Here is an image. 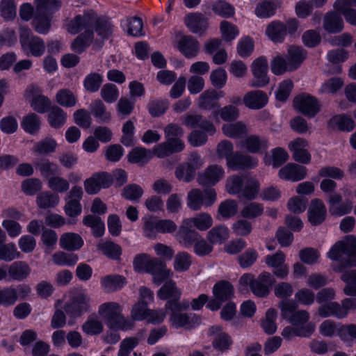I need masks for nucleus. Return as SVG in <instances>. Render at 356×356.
I'll list each match as a JSON object with an SVG mask.
<instances>
[{
	"mask_svg": "<svg viewBox=\"0 0 356 356\" xmlns=\"http://www.w3.org/2000/svg\"><path fill=\"white\" fill-rule=\"evenodd\" d=\"M35 8L29 3H24L19 7V14L24 21H29L32 17V26L40 34H46L51 28L53 14L62 5L60 0H35Z\"/></svg>",
	"mask_w": 356,
	"mask_h": 356,
	"instance_id": "1",
	"label": "nucleus"
},
{
	"mask_svg": "<svg viewBox=\"0 0 356 356\" xmlns=\"http://www.w3.org/2000/svg\"><path fill=\"white\" fill-rule=\"evenodd\" d=\"M90 29L94 33L95 30L101 40L97 39L95 41L92 48L95 50H99L104 44V40L108 38L111 33L113 26L105 17H99L92 12H88L83 15H79L74 17L67 25V30L72 34H76L81 32L83 29Z\"/></svg>",
	"mask_w": 356,
	"mask_h": 356,
	"instance_id": "2",
	"label": "nucleus"
},
{
	"mask_svg": "<svg viewBox=\"0 0 356 356\" xmlns=\"http://www.w3.org/2000/svg\"><path fill=\"white\" fill-rule=\"evenodd\" d=\"M327 254L332 260L339 261V266L334 268L337 272L356 266V237L350 235L344 241L337 242Z\"/></svg>",
	"mask_w": 356,
	"mask_h": 356,
	"instance_id": "3",
	"label": "nucleus"
},
{
	"mask_svg": "<svg viewBox=\"0 0 356 356\" xmlns=\"http://www.w3.org/2000/svg\"><path fill=\"white\" fill-rule=\"evenodd\" d=\"M98 313L111 329L129 330L134 327V322L126 319L122 314L121 306L118 302H109L102 304L99 307Z\"/></svg>",
	"mask_w": 356,
	"mask_h": 356,
	"instance_id": "4",
	"label": "nucleus"
},
{
	"mask_svg": "<svg viewBox=\"0 0 356 356\" xmlns=\"http://www.w3.org/2000/svg\"><path fill=\"white\" fill-rule=\"evenodd\" d=\"M320 187L324 193H330L327 202L331 215L341 216L351 211L353 202L348 200L342 202L341 195L333 193L337 188V183L334 181L325 179L321 182Z\"/></svg>",
	"mask_w": 356,
	"mask_h": 356,
	"instance_id": "5",
	"label": "nucleus"
},
{
	"mask_svg": "<svg viewBox=\"0 0 356 356\" xmlns=\"http://www.w3.org/2000/svg\"><path fill=\"white\" fill-rule=\"evenodd\" d=\"M350 310H356V298H346L341 303L332 301L322 304L318 309V314L323 318L333 316L343 319Z\"/></svg>",
	"mask_w": 356,
	"mask_h": 356,
	"instance_id": "6",
	"label": "nucleus"
},
{
	"mask_svg": "<svg viewBox=\"0 0 356 356\" xmlns=\"http://www.w3.org/2000/svg\"><path fill=\"white\" fill-rule=\"evenodd\" d=\"M31 288L26 284L0 287V306L6 307L14 305L18 300H25L30 296Z\"/></svg>",
	"mask_w": 356,
	"mask_h": 356,
	"instance_id": "7",
	"label": "nucleus"
},
{
	"mask_svg": "<svg viewBox=\"0 0 356 356\" xmlns=\"http://www.w3.org/2000/svg\"><path fill=\"white\" fill-rule=\"evenodd\" d=\"M216 200V193L212 188L204 191L200 189H192L187 195V205L193 211L200 210L202 207H210Z\"/></svg>",
	"mask_w": 356,
	"mask_h": 356,
	"instance_id": "8",
	"label": "nucleus"
},
{
	"mask_svg": "<svg viewBox=\"0 0 356 356\" xmlns=\"http://www.w3.org/2000/svg\"><path fill=\"white\" fill-rule=\"evenodd\" d=\"M19 41L24 51H29L34 56H40L45 51L43 40L33 35L29 29H21Z\"/></svg>",
	"mask_w": 356,
	"mask_h": 356,
	"instance_id": "9",
	"label": "nucleus"
},
{
	"mask_svg": "<svg viewBox=\"0 0 356 356\" xmlns=\"http://www.w3.org/2000/svg\"><path fill=\"white\" fill-rule=\"evenodd\" d=\"M89 297L83 291H80L64 305V310L71 318L80 317L83 313L89 312Z\"/></svg>",
	"mask_w": 356,
	"mask_h": 356,
	"instance_id": "10",
	"label": "nucleus"
},
{
	"mask_svg": "<svg viewBox=\"0 0 356 356\" xmlns=\"http://www.w3.org/2000/svg\"><path fill=\"white\" fill-rule=\"evenodd\" d=\"M113 181V177L106 172L94 173L84 181V188L89 195L98 193L102 188H107Z\"/></svg>",
	"mask_w": 356,
	"mask_h": 356,
	"instance_id": "11",
	"label": "nucleus"
},
{
	"mask_svg": "<svg viewBox=\"0 0 356 356\" xmlns=\"http://www.w3.org/2000/svg\"><path fill=\"white\" fill-rule=\"evenodd\" d=\"M294 107L305 116L314 117L320 111L318 99L308 94H302L295 97Z\"/></svg>",
	"mask_w": 356,
	"mask_h": 356,
	"instance_id": "12",
	"label": "nucleus"
},
{
	"mask_svg": "<svg viewBox=\"0 0 356 356\" xmlns=\"http://www.w3.org/2000/svg\"><path fill=\"white\" fill-rule=\"evenodd\" d=\"M145 272L152 275V281L156 285L161 284L172 275L171 271L166 268L165 262L159 258H152Z\"/></svg>",
	"mask_w": 356,
	"mask_h": 356,
	"instance_id": "13",
	"label": "nucleus"
},
{
	"mask_svg": "<svg viewBox=\"0 0 356 356\" xmlns=\"http://www.w3.org/2000/svg\"><path fill=\"white\" fill-rule=\"evenodd\" d=\"M83 195L82 188L79 186H73L66 197V203L64 207L65 213L71 217L75 218L79 216L82 211L80 200Z\"/></svg>",
	"mask_w": 356,
	"mask_h": 356,
	"instance_id": "14",
	"label": "nucleus"
},
{
	"mask_svg": "<svg viewBox=\"0 0 356 356\" xmlns=\"http://www.w3.org/2000/svg\"><path fill=\"white\" fill-rule=\"evenodd\" d=\"M268 63L264 57L257 58L252 64L253 78L250 81V86L261 88L269 83V78L267 75Z\"/></svg>",
	"mask_w": 356,
	"mask_h": 356,
	"instance_id": "15",
	"label": "nucleus"
},
{
	"mask_svg": "<svg viewBox=\"0 0 356 356\" xmlns=\"http://www.w3.org/2000/svg\"><path fill=\"white\" fill-rule=\"evenodd\" d=\"M275 282L273 276L268 272H263L251 282V291L257 297H266Z\"/></svg>",
	"mask_w": 356,
	"mask_h": 356,
	"instance_id": "16",
	"label": "nucleus"
},
{
	"mask_svg": "<svg viewBox=\"0 0 356 356\" xmlns=\"http://www.w3.org/2000/svg\"><path fill=\"white\" fill-rule=\"evenodd\" d=\"M184 23L193 33L202 35L206 32L209 22L208 19L200 13H190L184 17Z\"/></svg>",
	"mask_w": 356,
	"mask_h": 356,
	"instance_id": "17",
	"label": "nucleus"
},
{
	"mask_svg": "<svg viewBox=\"0 0 356 356\" xmlns=\"http://www.w3.org/2000/svg\"><path fill=\"white\" fill-rule=\"evenodd\" d=\"M258 164V160L250 155L242 154L240 152H236L232 156L228 159L227 166L234 170L252 169Z\"/></svg>",
	"mask_w": 356,
	"mask_h": 356,
	"instance_id": "18",
	"label": "nucleus"
},
{
	"mask_svg": "<svg viewBox=\"0 0 356 356\" xmlns=\"http://www.w3.org/2000/svg\"><path fill=\"white\" fill-rule=\"evenodd\" d=\"M209 335L215 337L212 345L219 351L228 350L233 343L232 337L227 333L222 332V328L220 325L211 326L209 330Z\"/></svg>",
	"mask_w": 356,
	"mask_h": 356,
	"instance_id": "19",
	"label": "nucleus"
},
{
	"mask_svg": "<svg viewBox=\"0 0 356 356\" xmlns=\"http://www.w3.org/2000/svg\"><path fill=\"white\" fill-rule=\"evenodd\" d=\"M170 321L175 328L185 327L191 329L200 322L199 317L193 314L181 313L180 312L171 311Z\"/></svg>",
	"mask_w": 356,
	"mask_h": 356,
	"instance_id": "20",
	"label": "nucleus"
},
{
	"mask_svg": "<svg viewBox=\"0 0 356 356\" xmlns=\"http://www.w3.org/2000/svg\"><path fill=\"white\" fill-rule=\"evenodd\" d=\"M224 175L222 168L218 165H209L202 173L198 175L197 182L202 186H213Z\"/></svg>",
	"mask_w": 356,
	"mask_h": 356,
	"instance_id": "21",
	"label": "nucleus"
},
{
	"mask_svg": "<svg viewBox=\"0 0 356 356\" xmlns=\"http://www.w3.org/2000/svg\"><path fill=\"white\" fill-rule=\"evenodd\" d=\"M184 148V143L181 138L166 140L154 147V155L159 158H164L173 153L179 152Z\"/></svg>",
	"mask_w": 356,
	"mask_h": 356,
	"instance_id": "22",
	"label": "nucleus"
},
{
	"mask_svg": "<svg viewBox=\"0 0 356 356\" xmlns=\"http://www.w3.org/2000/svg\"><path fill=\"white\" fill-rule=\"evenodd\" d=\"M31 268L27 263L17 261L7 265L8 281L22 282L26 280L31 274Z\"/></svg>",
	"mask_w": 356,
	"mask_h": 356,
	"instance_id": "23",
	"label": "nucleus"
},
{
	"mask_svg": "<svg viewBox=\"0 0 356 356\" xmlns=\"http://www.w3.org/2000/svg\"><path fill=\"white\" fill-rule=\"evenodd\" d=\"M182 122L186 127L193 128L195 127L202 129L204 131L212 135L216 132L213 124L198 114H187L181 118Z\"/></svg>",
	"mask_w": 356,
	"mask_h": 356,
	"instance_id": "24",
	"label": "nucleus"
},
{
	"mask_svg": "<svg viewBox=\"0 0 356 356\" xmlns=\"http://www.w3.org/2000/svg\"><path fill=\"white\" fill-rule=\"evenodd\" d=\"M278 175L282 179L298 181L306 177L307 169L305 166L290 163L282 168Z\"/></svg>",
	"mask_w": 356,
	"mask_h": 356,
	"instance_id": "25",
	"label": "nucleus"
},
{
	"mask_svg": "<svg viewBox=\"0 0 356 356\" xmlns=\"http://www.w3.org/2000/svg\"><path fill=\"white\" fill-rule=\"evenodd\" d=\"M307 142L303 138H296L289 144V149L293 152V159L299 163H309L311 155L306 149Z\"/></svg>",
	"mask_w": 356,
	"mask_h": 356,
	"instance_id": "26",
	"label": "nucleus"
},
{
	"mask_svg": "<svg viewBox=\"0 0 356 356\" xmlns=\"http://www.w3.org/2000/svg\"><path fill=\"white\" fill-rule=\"evenodd\" d=\"M326 215L327 209L322 200H313L308 210L309 222L314 226L318 225L325 220Z\"/></svg>",
	"mask_w": 356,
	"mask_h": 356,
	"instance_id": "27",
	"label": "nucleus"
},
{
	"mask_svg": "<svg viewBox=\"0 0 356 356\" xmlns=\"http://www.w3.org/2000/svg\"><path fill=\"white\" fill-rule=\"evenodd\" d=\"M177 48L186 58H192L197 55L200 44L193 36L184 35L179 39Z\"/></svg>",
	"mask_w": 356,
	"mask_h": 356,
	"instance_id": "28",
	"label": "nucleus"
},
{
	"mask_svg": "<svg viewBox=\"0 0 356 356\" xmlns=\"http://www.w3.org/2000/svg\"><path fill=\"white\" fill-rule=\"evenodd\" d=\"M243 102L248 108L257 110L266 105L268 97L262 90H252L244 95Z\"/></svg>",
	"mask_w": 356,
	"mask_h": 356,
	"instance_id": "29",
	"label": "nucleus"
},
{
	"mask_svg": "<svg viewBox=\"0 0 356 356\" xmlns=\"http://www.w3.org/2000/svg\"><path fill=\"white\" fill-rule=\"evenodd\" d=\"M83 31L72 42V49L78 54L83 53L92 43L94 39V33L88 29H83Z\"/></svg>",
	"mask_w": 356,
	"mask_h": 356,
	"instance_id": "30",
	"label": "nucleus"
},
{
	"mask_svg": "<svg viewBox=\"0 0 356 356\" xmlns=\"http://www.w3.org/2000/svg\"><path fill=\"white\" fill-rule=\"evenodd\" d=\"M181 292L176 285V283L170 280L159 289L157 292L158 297L161 300H168V301H175L180 300Z\"/></svg>",
	"mask_w": 356,
	"mask_h": 356,
	"instance_id": "31",
	"label": "nucleus"
},
{
	"mask_svg": "<svg viewBox=\"0 0 356 356\" xmlns=\"http://www.w3.org/2000/svg\"><path fill=\"white\" fill-rule=\"evenodd\" d=\"M33 163L35 169L44 177L49 179L52 175H56L58 173V165L45 157L35 159Z\"/></svg>",
	"mask_w": 356,
	"mask_h": 356,
	"instance_id": "32",
	"label": "nucleus"
},
{
	"mask_svg": "<svg viewBox=\"0 0 356 356\" xmlns=\"http://www.w3.org/2000/svg\"><path fill=\"white\" fill-rule=\"evenodd\" d=\"M266 33L274 42H282L286 35V26L281 22L273 21L268 25Z\"/></svg>",
	"mask_w": 356,
	"mask_h": 356,
	"instance_id": "33",
	"label": "nucleus"
},
{
	"mask_svg": "<svg viewBox=\"0 0 356 356\" xmlns=\"http://www.w3.org/2000/svg\"><path fill=\"white\" fill-rule=\"evenodd\" d=\"M323 28L330 33L341 32L343 28L341 17L334 12H328L324 17Z\"/></svg>",
	"mask_w": 356,
	"mask_h": 356,
	"instance_id": "34",
	"label": "nucleus"
},
{
	"mask_svg": "<svg viewBox=\"0 0 356 356\" xmlns=\"http://www.w3.org/2000/svg\"><path fill=\"white\" fill-rule=\"evenodd\" d=\"M60 247L68 251H74L80 249L83 245L82 238L75 233L63 234L59 241Z\"/></svg>",
	"mask_w": 356,
	"mask_h": 356,
	"instance_id": "35",
	"label": "nucleus"
},
{
	"mask_svg": "<svg viewBox=\"0 0 356 356\" xmlns=\"http://www.w3.org/2000/svg\"><path fill=\"white\" fill-rule=\"evenodd\" d=\"M259 181L254 177L244 176L243 186L238 197L249 200H253L259 193Z\"/></svg>",
	"mask_w": 356,
	"mask_h": 356,
	"instance_id": "36",
	"label": "nucleus"
},
{
	"mask_svg": "<svg viewBox=\"0 0 356 356\" xmlns=\"http://www.w3.org/2000/svg\"><path fill=\"white\" fill-rule=\"evenodd\" d=\"M234 286L228 281L221 280L217 282L213 288V293L215 298L225 302L234 296Z\"/></svg>",
	"mask_w": 356,
	"mask_h": 356,
	"instance_id": "37",
	"label": "nucleus"
},
{
	"mask_svg": "<svg viewBox=\"0 0 356 356\" xmlns=\"http://www.w3.org/2000/svg\"><path fill=\"white\" fill-rule=\"evenodd\" d=\"M154 154V153H152L150 149L142 147H136L129 152L127 158L130 163L143 165L149 162Z\"/></svg>",
	"mask_w": 356,
	"mask_h": 356,
	"instance_id": "38",
	"label": "nucleus"
},
{
	"mask_svg": "<svg viewBox=\"0 0 356 356\" xmlns=\"http://www.w3.org/2000/svg\"><path fill=\"white\" fill-rule=\"evenodd\" d=\"M244 144L247 151L252 154L263 153L268 147L267 139L256 135L247 137Z\"/></svg>",
	"mask_w": 356,
	"mask_h": 356,
	"instance_id": "39",
	"label": "nucleus"
},
{
	"mask_svg": "<svg viewBox=\"0 0 356 356\" xmlns=\"http://www.w3.org/2000/svg\"><path fill=\"white\" fill-rule=\"evenodd\" d=\"M229 236L228 228L223 225H220L211 228L207 233V239L211 244H222Z\"/></svg>",
	"mask_w": 356,
	"mask_h": 356,
	"instance_id": "40",
	"label": "nucleus"
},
{
	"mask_svg": "<svg viewBox=\"0 0 356 356\" xmlns=\"http://www.w3.org/2000/svg\"><path fill=\"white\" fill-rule=\"evenodd\" d=\"M186 225H190L191 223L200 231H206L213 225V219L210 214L207 213H200L193 218H188L184 220Z\"/></svg>",
	"mask_w": 356,
	"mask_h": 356,
	"instance_id": "41",
	"label": "nucleus"
},
{
	"mask_svg": "<svg viewBox=\"0 0 356 356\" xmlns=\"http://www.w3.org/2000/svg\"><path fill=\"white\" fill-rule=\"evenodd\" d=\"M101 283L104 291L111 293L122 289L126 284V280L121 275H111L102 277Z\"/></svg>",
	"mask_w": 356,
	"mask_h": 356,
	"instance_id": "42",
	"label": "nucleus"
},
{
	"mask_svg": "<svg viewBox=\"0 0 356 356\" xmlns=\"http://www.w3.org/2000/svg\"><path fill=\"white\" fill-rule=\"evenodd\" d=\"M329 126L332 128H337L342 131H350L355 127L353 120L344 114L337 115L329 120Z\"/></svg>",
	"mask_w": 356,
	"mask_h": 356,
	"instance_id": "43",
	"label": "nucleus"
},
{
	"mask_svg": "<svg viewBox=\"0 0 356 356\" xmlns=\"http://www.w3.org/2000/svg\"><path fill=\"white\" fill-rule=\"evenodd\" d=\"M177 238L180 243L186 248L191 247L193 243L200 238L197 232L194 229H189L186 225H181L177 232Z\"/></svg>",
	"mask_w": 356,
	"mask_h": 356,
	"instance_id": "44",
	"label": "nucleus"
},
{
	"mask_svg": "<svg viewBox=\"0 0 356 356\" xmlns=\"http://www.w3.org/2000/svg\"><path fill=\"white\" fill-rule=\"evenodd\" d=\"M307 52L298 46H290L287 51V59L291 64V69L295 70L299 67L305 59Z\"/></svg>",
	"mask_w": 356,
	"mask_h": 356,
	"instance_id": "45",
	"label": "nucleus"
},
{
	"mask_svg": "<svg viewBox=\"0 0 356 356\" xmlns=\"http://www.w3.org/2000/svg\"><path fill=\"white\" fill-rule=\"evenodd\" d=\"M280 4L281 0L264 1L257 5L255 13L259 17H269L275 14V10Z\"/></svg>",
	"mask_w": 356,
	"mask_h": 356,
	"instance_id": "46",
	"label": "nucleus"
},
{
	"mask_svg": "<svg viewBox=\"0 0 356 356\" xmlns=\"http://www.w3.org/2000/svg\"><path fill=\"white\" fill-rule=\"evenodd\" d=\"M90 113L101 122H108L111 120V113L106 111V106L100 99H95L90 104Z\"/></svg>",
	"mask_w": 356,
	"mask_h": 356,
	"instance_id": "47",
	"label": "nucleus"
},
{
	"mask_svg": "<svg viewBox=\"0 0 356 356\" xmlns=\"http://www.w3.org/2000/svg\"><path fill=\"white\" fill-rule=\"evenodd\" d=\"M341 279L346 284L343 290L344 294L356 297V270H346L341 275Z\"/></svg>",
	"mask_w": 356,
	"mask_h": 356,
	"instance_id": "48",
	"label": "nucleus"
},
{
	"mask_svg": "<svg viewBox=\"0 0 356 356\" xmlns=\"http://www.w3.org/2000/svg\"><path fill=\"white\" fill-rule=\"evenodd\" d=\"M60 200L58 195L51 191L40 193L37 196V204L41 209H48L56 207Z\"/></svg>",
	"mask_w": 356,
	"mask_h": 356,
	"instance_id": "49",
	"label": "nucleus"
},
{
	"mask_svg": "<svg viewBox=\"0 0 356 356\" xmlns=\"http://www.w3.org/2000/svg\"><path fill=\"white\" fill-rule=\"evenodd\" d=\"M334 8L343 15L348 22L356 26V9L350 8L346 0H337L334 3Z\"/></svg>",
	"mask_w": 356,
	"mask_h": 356,
	"instance_id": "50",
	"label": "nucleus"
},
{
	"mask_svg": "<svg viewBox=\"0 0 356 356\" xmlns=\"http://www.w3.org/2000/svg\"><path fill=\"white\" fill-rule=\"evenodd\" d=\"M66 113L58 106H53L48 114V122L51 127L58 129L66 122Z\"/></svg>",
	"mask_w": 356,
	"mask_h": 356,
	"instance_id": "51",
	"label": "nucleus"
},
{
	"mask_svg": "<svg viewBox=\"0 0 356 356\" xmlns=\"http://www.w3.org/2000/svg\"><path fill=\"white\" fill-rule=\"evenodd\" d=\"M223 134L229 138H241L247 133L246 125L241 122L232 124H225L222 126Z\"/></svg>",
	"mask_w": 356,
	"mask_h": 356,
	"instance_id": "52",
	"label": "nucleus"
},
{
	"mask_svg": "<svg viewBox=\"0 0 356 356\" xmlns=\"http://www.w3.org/2000/svg\"><path fill=\"white\" fill-rule=\"evenodd\" d=\"M20 256V252L13 243H3L0 245V261L10 262L19 259Z\"/></svg>",
	"mask_w": 356,
	"mask_h": 356,
	"instance_id": "53",
	"label": "nucleus"
},
{
	"mask_svg": "<svg viewBox=\"0 0 356 356\" xmlns=\"http://www.w3.org/2000/svg\"><path fill=\"white\" fill-rule=\"evenodd\" d=\"M40 118L35 113H30L24 117L21 126L23 129L31 134H36L40 128Z\"/></svg>",
	"mask_w": 356,
	"mask_h": 356,
	"instance_id": "54",
	"label": "nucleus"
},
{
	"mask_svg": "<svg viewBox=\"0 0 356 356\" xmlns=\"http://www.w3.org/2000/svg\"><path fill=\"white\" fill-rule=\"evenodd\" d=\"M97 248L104 254L111 259H118L122 254L120 246L112 241L100 243L97 245Z\"/></svg>",
	"mask_w": 356,
	"mask_h": 356,
	"instance_id": "55",
	"label": "nucleus"
},
{
	"mask_svg": "<svg viewBox=\"0 0 356 356\" xmlns=\"http://www.w3.org/2000/svg\"><path fill=\"white\" fill-rule=\"evenodd\" d=\"M270 68L273 73L275 75H281L286 72L295 70L294 69H291V64L281 54H277L273 59L270 63Z\"/></svg>",
	"mask_w": 356,
	"mask_h": 356,
	"instance_id": "56",
	"label": "nucleus"
},
{
	"mask_svg": "<svg viewBox=\"0 0 356 356\" xmlns=\"http://www.w3.org/2000/svg\"><path fill=\"white\" fill-rule=\"evenodd\" d=\"M314 330V325L312 323H309L307 326L302 328H294L287 326L282 330V335L284 338L287 339H291L293 336L308 337Z\"/></svg>",
	"mask_w": 356,
	"mask_h": 356,
	"instance_id": "57",
	"label": "nucleus"
},
{
	"mask_svg": "<svg viewBox=\"0 0 356 356\" xmlns=\"http://www.w3.org/2000/svg\"><path fill=\"white\" fill-rule=\"evenodd\" d=\"M56 102L64 107H73L77 99L74 93L69 89H61L56 95Z\"/></svg>",
	"mask_w": 356,
	"mask_h": 356,
	"instance_id": "58",
	"label": "nucleus"
},
{
	"mask_svg": "<svg viewBox=\"0 0 356 356\" xmlns=\"http://www.w3.org/2000/svg\"><path fill=\"white\" fill-rule=\"evenodd\" d=\"M103 82V76L96 72L87 75L83 81L84 88L90 92H95L99 90Z\"/></svg>",
	"mask_w": 356,
	"mask_h": 356,
	"instance_id": "59",
	"label": "nucleus"
},
{
	"mask_svg": "<svg viewBox=\"0 0 356 356\" xmlns=\"http://www.w3.org/2000/svg\"><path fill=\"white\" fill-rule=\"evenodd\" d=\"M53 262L58 266H73L78 261V257L73 253L58 251L52 256Z\"/></svg>",
	"mask_w": 356,
	"mask_h": 356,
	"instance_id": "60",
	"label": "nucleus"
},
{
	"mask_svg": "<svg viewBox=\"0 0 356 356\" xmlns=\"http://www.w3.org/2000/svg\"><path fill=\"white\" fill-rule=\"evenodd\" d=\"M1 17L7 21L13 20L17 15L15 0H1L0 3Z\"/></svg>",
	"mask_w": 356,
	"mask_h": 356,
	"instance_id": "61",
	"label": "nucleus"
},
{
	"mask_svg": "<svg viewBox=\"0 0 356 356\" xmlns=\"http://www.w3.org/2000/svg\"><path fill=\"white\" fill-rule=\"evenodd\" d=\"M343 86V81L340 77H332L326 80L321 88V93L334 94L340 90Z\"/></svg>",
	"mask_w": 356,
	"mask_h": 356,
	"instance_id": "62",
	"label": "nucleus"
},
{
	"mask_svg": "<svg viewBox=\"0 0 356 356\" xmlns=\"http://www.w3.org/2000/svg\"><path fill=\"white\" fill-rule=\"evenodd\" d=\"M238 210V204L235 200H227L222 202L218 207V213L222 218H229L234 216Z\"/></svg>",
	"mask_w": 356,
	"mask_h": 356,
	"instance_id": "63",
	"label": "nucleus"
},
{
	"mask_svg": "<svg viewBox=\"0 0 356 356\" xmlns=\"http://www.w3.org/2000/svg\"><path fill=\"white\" fill-rule=\"evenodd\" d=\"M82 330L88 335H97L103 331V325L96 318L89 317L83 324Z\"/></svg>",
	"mask_w": 356,
	"mask_h": 356,
	"instance_id": "64",
	"label": "nucleus"
}]
</instances>
